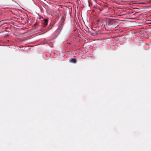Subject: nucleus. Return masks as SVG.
Segmentation results:
<instances>
[{
    "label": "nucleus",
    "mask_w": 151,
    "mask_h": 151,
    "mask_svg": "<svg viewBox=\"0 0 151 151\" xmlns=\"http://www.w3.org/2000/svg\"><path fill=\"white\" fill-rule=\"evenodd\" d=\"M115 22V20L112 19H110L106 22H105L107 27H109L113 25Z\"/></svg>",
    "instance_id": "obj_1"
},
{
    "label": "nucleus",
    "mask_w": 151,
    "mask_h": 151,
    "mask_svg": "<svg viewBox=\"0 0 151 151\" xmlns=\"http://www.w3.org/2000/svg\"><path fill=\"white\" fill-rule=\"evenodd\" d=\"M48 20L47 19H44V22L42 23V26L44 27H45L47 24Z\"/></svg>",
    "instance_id": "obj_2"
},
{
    "label": "nucleus",
    "mask_w": 151,
    "mask_h": 151,
    "mask_svg": "<svg viewBox=\"0 0 151 151\" xmlns=\"http://www.w3.org/2000/svg\"><path fill=\"white\" fill-rule=\"evenodd\" d=\"M63 27V25L62 24H61L59 25L57 29V32H58V34H59L61 30H62Z\"/></svg>",
    "instance_id": "obj_3"
},
{
    "label": "nucleus",
    "mask_w": 151,
    "mask_h": 151,
    "mask_svg": "<svg viewBox=\"0 0 151 151\" xmlns=\"http://www.w3.org/2000/svg\"><path fill=\"white\" fill-rule=\"evenodd\" d=\"M70 61L73 63H76L77 60L74 58H71L70 59Z\"/></svg>",
    "instance_id": "obj_4"
},
{
    "label": "nucleus",
    "mask_w": 151,
    "mask_h": 151,
    "mask_svg": "<svg viewBox=\"0 0 151 151\" xmlns=\"http://www.w3.org/2000/svg\"><path fill=\"white\" fill-rule=\"evenodd\" d=\"M105 22H102L100 24V26H102L103 24V23Z\"/></svg>",
    "instance_id": "obj_5"
}]
</instances>
